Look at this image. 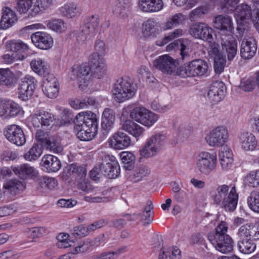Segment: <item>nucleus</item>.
Wrapping results in <instances>:
<instances>
[{
	"mask_svg": "<svg viewBox=\"0 0 259 259\" xmlns=\"http://www.w3.org/2000/svg\"><path fill=\"white\" fill-rule=\"evenodd\" d=\"M210 197L213 203L226 211H233L236 208L238 194L235 186L227 185L219 186L210 193Z\"/></svg>",
	"mask_w": 259,
	"mask_h": 259,
	"instance_id": "obj_1",
	"label": "nucleus"
},
{
	"mask_svg": "<svg viewBox=\"0 0 259 259\" xmlns=\"http://www.w3.org/2000/svg\"><path fill=\"white\" fill-rule=\"evenodd\" d=\"M228 224L221 221L215 229L214 233H209L208 239L213 247L219 251L226 253L231 252L233 249V240L227 234Z\"/></svg>",
	"mask_w": 259,
	"mask_h": 259,
	"instance_id": "obj_2",
	"label": "nucleus"
},
{
	"mask_svg": "<svg viewBox=\"0 0 259 259\" xmlns=\"http://www.w3.org/2000/svg\"><path fill=\"white\" fill-rule=\"evenodd\" d=\"M137 88L128 77L117 79L112 90L113 97L118 103L123 102L132 99L136 94Z\"/></svg>",
	"mask_w": 259,
	"mask_h": 259,
	"instance_id": "obj_3",
	"label": "nucleus"
},
{
	"mask_svg": "<svg viewBox=\"0 0 259 259\" xmlns=\"http://www.w3.org/2000/svg\"><path fill=\"white\" fill-rule=\"evenodd\" d=\"M209 70L206 61L198 59L180 66L177 69V75L183 78L207 76L209 74Z\"/></svg>",
	"mask_w": 259,
	"mask_h": 259,
	"instance_id": "obj_4",
	"label": "nucleus"
},
{
	"mask_svg": "<svg viewBox=\"0 0 259 259\" xmlns=\"http://www.w3.org/2000/svg\"><path fill=\"white\" fill-rule=\"evenodd\" d=\"M240 36L243 37L240 48V55L244 59H249L255 54L257 50V44L253 38L251 33L247 28L238 27Z\"/></svg>",
	"mask_w": 259,
	"mask_h": 259,
	"instance_id": "obj_5",
	"label": "nucleus"
},
{
	"mask_svg": "<svg viewBox=\"0 0 259 259\" xmlns=\"http://www.w3.org/2000/svg\"><path fill=\"white\" fill-rule=\"evenodd\" d=\"M165 139V136L160 133L153 135L147 140L145 146L140 150V154L145 158L155 156L164 146Z\"/></svg>",
	"mask_w": 259,
	"mask_h": 259,
	"instance_id": "obj_6",
	"label": "nucleus"
},
{
	"mask_svg": "<svg viewBox=\"0 0 259 259\" xmlns=\"http://www.w3.org/2000/svg\"><path fill=\"white\" fill-rule=\"evenodd\" d=\"M99 25L98 16H92L80 28V30L76 36V41L79 45L86 44L96 33Z\"/></svg>",
	"mask_w": 259,
	"mask_h": 259,
	"instance_id": "obj_7",
	"label": "nucleus"
},
{
	"mask_svg": "<svg viewBox=\"0 0 259 259\" xmlns=\"http://www.w3.org/2000/svg\"><path fill=\"white\" fill-rule=\"evenodd\" d=\"M217 158L214 153L202 151L197 157L196 166L199 171L208 175L214 170L217 167Z\"/></svg>",
	"mask_w": 259,
	"mask_h": 259,
	"instance_id": "obj_8",
	"label": "nucleus"
},
{
	"mask_svg": "<svg viewBox=\"0 0 259 259\" xmlns=\"http://www.w3.org/2000/svg\"><path fill=\"white\" fill-rule=\"evenodd\" d=\"M228 138V130L224 126H219L211 130L205 139L210 146L220 147L226 144Z\"/></svg>",
	"mask_w": 259,
	"mask_h": 259,
	"instance_id": "obj_9",
	"label": "nucleus"
},
{
	"mask_svg": "<svg viewBox=\"0 0 259 259\" xmlns=\"http://www.w3.org/2000/svg\"><path fill=\"white\" fill-rule=\"evenodd\" d=\"M177 61L168 55L159 56L153 62L155 68L169 75H177Z\"/></svg>",
	"mask_w": 259,
	"mask_h": 259,
	"instance_id": "obj_10",
	"label": "nucleus"
},
{
	"mask_svg": "<svg viewBox=\"0 0 259 259\" xmlns=\"http://www.w3.org/2000/svg\"><path fill=\"white\" fill-rule=\"evenodd\" d=\"M89 65L93 77L101 78L106 70L105 59L97 53H93L89 57Z\"/></svg>",
	"mask_w": 259,
	"mask_h": 259,
	"instance_id": "obj_11",
	"label": "nucleus"
},
{
	"mask_svg": "<svg viewBox=\"0 0 259 259\" xmlns=\"http://www.w3.org/2000/svg\"><path fill=\"white\" fill-rule=\"evenodd\" d=\"M36 79L30 75H26L22 79L19 90V98L23 101H27L33 94L37 86Z\"/></svg>",
	"mask_w": 259,
	"mask_h": 259,
	"instance_id": "obj_12",
	"label": "nucleus"
},
{
	"mask_svg": "<svg viewBox=\"0 0 259 259\" xmlns=\"http://www.w3.org/2000/svg\"><path fill=\"white\" fill-rule=\"evenodd\" d=\"M104 176L109 179L117 178L120 174L119 165L114 156L104 154L101 157Z\"/></svg>",
	"mask_w": 259,
	"mask_h": 259,
	"instance_id": "obj_13",
	"label": "nucleus"
},
{
	"mask_svg": "<svg viewBox=\"0 0 259 259\" xmlns=\"http://www.w3.org/2000/svg\"><path fill=\"white\" fill-rule=\"evenodd\" d=\"M5 136L11 143L22 146L26 142V138L22 128L16 124L7 125L4 131Z\"/></svg>",
	"mask_w": 259,
	"mask_h": 259,
	"instance_id": "obj_14",
	"label": "nucleus"
},
{
	"mask_svg": "<svg viewBox=\"0 0 259 259\" xmlns=\"http://www.w3.org/2000/svg\"><path fill=\"white\" fill-rule=\"evenodd\" d=\"M31 122L34 127H48L55 124V115L52 113L38 110L30 116Z\"/></svg>",
	"mask_w": 259,
	"mask_h": 259,
	"instance_id": "obj_15",
	"label": "nucleus"
},
{
	"mask_svg": "<svg viewBox=\"0 0 259 259\" xmlns=\"http://www.w3.org/2000/svg\"><path fill=\"white\" fill-rule=\"evenodd\" d=\"M90 71V67L86 64L74 65L70 72V77L72 79L77 80L79 82V87L83 89V87L89 85V81L87 77Z\"/></svg>",
	"mask_w": 259,
	"mask_h": 259,
	"instance_id": "obj_16",
	"label": "nucleus"
},
{
	"mask_svg": "<svg viewBox=\"0 0 259 259\" xmlns=\"http://www.w3.org/2000/svg\"><path fill=\"white\" fill-rule=\"evenodd\" d=\"M190 34L197 39H201L208 42L213 41L212 29L207 24L199 23L192 25L189 29Z\"/></svg>",
	"mask_w": 259,
	"mask_h": 259,
	"instance_id": "obj_17",
	"label": "nucleus"
},
{
	"mask_svg": "<svg viewBox=\"0 0 259 259\" xmlns=\"http://www.w3.org/2000/svg\"><path fill=\"white\" fill-rule=\"evenodd\" d=\"M76 122L85 128H88L91 131L96 133L98 130V122L96 115L91 112L85 111L80 112L76 116Z\"/></svg>",
	"mask_w": 259,
	"mask_h": 259,
	"instance_id": "obj_18",
	"label": "nucleus"
},
{
	"mask_svg": "<svg viewBox=\"0 0 259 259\" xmlns=\"http://www.w3.org/2000/svg\"><path fill=\"white\" fill-rule=\"evenodd\" d=\"M222 51L225 53L228 61H232L237 52V43L231 35H225L221 38Z\"/></svg>",
	"mask_w": 259,
	"mask_h": 259,
	"instance_id": "obj_19",
	"label": "nucleus"
},
{
	"mask_svg": "<svg viewBox=\"0 0 259 259\" xmlns=\"http://www.w3.org/2000/svg\"><path fill=\"white\" fill-rule=\"evenodd\" d=\"M226 88L222 82L216 81L210 87L207 93L209 101L212 104H217L224 97Z\"/></svg>",
	"mask_w": 259,
	"mask_h": 259,
	"instance_id": "obj_20",
	"label": "nucleus"
},
{
	"mask_svg": "<svg viewBox=\"0 0 259 259\" xmlns=\"http://www.w3.org/2000/svg\"><path fill=\"white\" fill-rule=\"evenodd\" d=\"M44 93L50 98H55L59 94V87L57 78L53 75L47 76L44 81L42 88Z\"/></svg>",
	"mask_w": 259,
	"mask_h": 259,
	"instance_id": "obj_21",
	"label": "nucleus"
},
{
	"mask_svg": "<svg viewBox=\"0 0 259 259\" xmlns=\"http://www.w3.org/2000/svg\"><path fill=\"white\" fill-rule=\"evenodd\" d=\"M31 39L36 47L42 50H48L53 45L52 37L46 32L37 31L31 35Z\"/></svg>",
	"mask_w": 259,
	"mask_h": 259,
	"instance_id": "obj_22",
	"label": "nucleus"
},
{
	"mask_svg": "<svg viewBox=\"0 0 259 259\" xmlns=\"http://www.w3.org/2000/svg\"><path fill=\"white\" fill-rule=\"evenodd\" d=\"M235 12L234 17L238 24V27L245 28L244 22L251 19L252 20V11L249 6L245 4H242L238 6Z\"/></svg>",
	"mask_w": 259,
	"mask_h": 259,
	"instance_id": "obj_23",
	"label": "nucleus"
},
{
	"mask_svg": "<svg viewBox=\"0 0 259 259\" xmlns=\"http://www.w3.org/2000/svg\"><path fill=\"white\" fill-rule=\"evenodd\" d=\"M237 235L239 238H246L255 241L259 240V225H243L239 227Z\"/></svg>",
	"mask_w": 259,
	"mask_h": 259,
	"instance_id": "obj_24",
	"label": "nucleus"
},
{
	"mask_svg": "<svg viewBox=\"0 0 259 259\" xmlns=\"http://www.w3.org/2000/svg\"><path fill=\"white\" fill-rule=\"evenodd\" d=\"M11 168L16 176L23 180L28 178H36L38 175L37 170L28 163L12 166Z\"/></svg>",
	"mask_w": 259,
	"mask_h": 259,
	"instance_id": "obj_25",
	"label": "nucleus"
},
{
	"mask_svg": "<svg viewBox=\"0 0 259 259\" xmlns=\"http://www.w3.org/2000/svg\"><path fill=\"white\" fill-rule=\"evenodd\" d=\"M138 6L143 12L155 13L162 10L164 4L162 0H139Z\"/></svg>",
	"mask_w": 259,
	"mask_h": 259,
	"instance_id": "obj_26",
	"label": "nucleus"
},
{
	"mask_svg": "<svg viewBox=\"0 0 259 259\" xmlns=\"http://www.w3.org/2000/svg\"><path fill=\"white\" fill-rule=\"evenodd\" d=\"M239 139L242 148L245 151H253L257 147V141L254 135L251 133H242Z\"/></svg>",
	"mask_w": 259,
	"mask_h": 259,
	"instance_id": "obj_27",
	"label": "nucleus"
},
{
	"mask_svg": "<svg viewBox=\"0 0 259 259\" xmlns=\"http://www.w3.org/2000/svg\"><path fill=\"white\" fill-rule=\"evenodd\" d=\"M110 143L115 149H123L130 146L131 140V138L126 134L118 132L111 138Z\"/></svg>",
	"mask_w": 259,
	"mask_h": 259,
	"instance_id": "obj_28",
	"label": "nucleus"
},
{
	"mask_svg": "<svg viewBox=\"0 0 259 259\" xmlns=\"http://www.w3.org/2000/svg\"><path fill=\"white\" fill-rule=\"evenodd\" d=\"M17 79L14 73L8 68H0V86L8 89L14 88Z\"/></svg>",
	"mask_w": 259,
	"mask_h": 259,
	"instance_id": "obj_29",
	"label": "nucleus"
},
{
	"mask_svg": "<svg viewBox=\"0 0 259 259\" xmlns=\"http://www.w3.org/2000/svg\"><path fill=\"white\" fill-rule=\"evenodd\" d=\"M17 20L16 13L9 8H5L0 21V29H6L11 27Z\"/></svg>",
	"mask_w": 259,
	"mask_h": 259,
	"instance_id": "obj_30",
	"label": "nucleus"
},
{
	"mask_svg": "<svg viewBox=\"0 0 259 259\" xmlns=\"http://www.w3.org/2000/svg\"><path fill=\"white\" fill-rule=\"evenodd\" d=\"M115 113L110 108H106L103 111L102 118L101 127L104 134H107L113 127L115 121Z\"/></svg>",
	"mask_w": 259,
	"mask_h": 259,
	"instance_id": "obj_31",
	"label": "nucleus"
},
{
	"mask_svg": "<svg viewBox=\"0 0 259 259\" xmlns=\"http://www.w3.org/2000/svg\"><path fill=\"white\" fill-rule=\"evenodd\" d=\"M42 166L45 167L48 172H56L61 167V163L59 159L52 155H46L41 159Z\"/></svg>",
	"mask_w": 259,
	"mask_h": 259,
	"instance_id": "obj_32",
	"label": "nucleus"
},
{
	"mask_svg": "<svg viewBox=\"0 0 259 259\" xmlns=\"http://www.w3.org/2000/svg\"><path fill=\"white\" fill-rule=\"evenodd\" d=\"M122 128L137 138V140L145 131L143 127L131 120L125 121L122 125Z\"/></svg>",
	"mask_w": 259,
	"mask_h": 259,
	"instance_id": "obj_33",
	"label": "nucleus"
},
{
	"mask_svg": "<svg viewBox=\"0 0 259 259\" xmlns=\"http://www.w3.org/2000/svg\"><path fill=\"white\" fill-rule=\"evenodd\" d=\"M219 156L222 168L226 170L230 169L234 161L232 151L228 148L224 147L219 152Z\"/></svg>",
	"mask_w": 259,
	"mask_h": 259,
	"instance_id": "obj_34",
	"label": "nucleus"
},
{
	"mask_svg": "<svg viewBox=\"0 0 259 259\" xmlns=\"http://www.w3.org/2000/svg\"><path fill=\"white\" fill-rule=\"evenodd\" d=\"M214 26L218 29L231 31L233 28V23L230 17L228 16L218 15L213 21Z\"/></svg>",
	"mask_w": 259,
	"mask_h": 259,
	"instance_id": "obj_35",
	"label": "nucleus"
},
{
	"mask_svg": "<svg viewBox=\"0 0 259 259\" xmlns=\"http://www.w3.org/2000/svg\"><path fill=\"white\" fill-rule=\"evenodd\" d=\"M142 34L144 37L155 36L159 32L158 23L153 19H149L143 24Z\"/></svg>",
	"mask_w": 259,
	"mask_h": 259,
	"instance_id": "obj_36",
	"label": "nucleus"
},
{
	"mask_svg": "<svg viewBox=\"0 0 259 259\" xmlns=\"http://www.w3.org/2000/svg\"><path fill=\"white\" fill-rule=\"evenodd\" d=\"M181 250L177 247L171 248L163 247L159 254V259H181Z\"/></svg>",
	"mask_w": 259,
	"mask_h": 259,
	"instance_id": "obj_37",
	"label": "nucleus"
},
{
	"mask_svg": "<svg viewBox=\"0 0 259 259\" xmlns=\"http://www.w3.org/2000/svg\"><path fill=\"white\" fill-rule=\"evenodd\" d=\"M237 247L239 251L244 254H250L254 251L256 244L253 240L246 238H240L238 241Z\"/></svg>",
	"mask_w": 259,
	"mask_h": 259,
	"instance_id": "obj_38",
	"label": "nucleus"
},
{
	"mask_svg": "<svg viewBox=\"0 0 259 259\" xmlns=\"http://www.w3.org/2000/svg\"><path fill=\"white\" fill-rule=\"evenodd\" d=\"M75 123L74 131L77 137L81 141H88L92 140L95 135V133L91 131L89 128H85L81 124Z\"/></svg>",
	"mask_w": 259,
	"mask_h": 259,
	"instance_id": "obj_39",
	"label": "nucleus"
},
{
	"mask_svg": "<svg viewBox=\"0 0 259 259\" xmlns=\"http://www.w3.org/2000/svg\"><path fill=\"white\" fill-rule=\"evenodd\" d=\"M30 66L32 70L40 75H44L49 72L48 64L41 59L32 60L30 62Z\"/></svg>",
	"mask_w": 259,
	"mask_h": 259,
	"instance_id": "obj_40",
	"label": "nucleus"
},
{
	"mask_svg": "<svg viewBox=\"0 0 259 259\" xmlns=\"http://www.w3.org/2000/svg\"><path fill=\"white\" fill-rule=\"evenodd\" d=\"M43 149L41 144L34 143L29 150L24 154V159L29 161L37 160L42 154Z\"/></svg>",
	"mask_w": 259,
	"mask_h": 259,
	"instance_id": "obj_41",
	"label": "nucleus"
},
{
	"mask_svg": "<svg viewBox=\"0 0 259 259\" xmlns=\"http://www.w3.org/2000/svg\"><path fill=\"white\" fill-rule=\"evenodd\" d=\"M6 49L15 53H22L28 49L27 45L20 40H11L6 42Z\"/></svg>",
	"mask_w": 259,
	"mask_h": 259,
	"instance_id": "obj_42",
	"label": "nucleus"
},
{
	"mask_svg": "<svg viewBox=\"0 0 259 259\" xmlns=\"http://www.w3.org/2000/svg\"><path fill=\"white\" fill-rule=\"evenodd\" d=\"M153 208V207L152 205L151 201H149L144 208L143 214H137L139 215L138 219H140L143 225H149L152 222L153 214V212L152 211Z\"/></svg>",
	"mask_w": 259,
	"mask_h": 259,
	"instance_id": "obj_43",
	"label": "nucleus"
},
{
	"mask_svg": "<svg viewBox=\"0 0 259 259\" xmlns=\"http://www.w3.org/2000/svg\"><path fill=\"white\" fill-rule=\"evenodd\" d=\"M60 12L62 16L72 18L78 15L79 12L77 6L73 3H67L60 8Z\"/></svg>",
	"mask_w": 259,
	"mask_h": 259,
	"instance_id": "obj_44",
	"label": "nucleus"
},
{
	"mask_svg": "<svg viewBox=\"0 0 259 259\" xmlns=\"http://www.w3.org/2000/svg\"><path fill=\"white\" fill-rule=\"evenodd\" d=\"M186 17L182 13H177L169 17L165 23V29H170L179 25L183 24Z\"/></svg>",
	"mask_w": 259,
	"mask_h": 259,
	"instance_id": "obj_45",
	"label": "nucleus"
},
{
	"mask_svg": "<svg viewBox=\"0 0 259 259\" xmlns=\"http://www.w3.org/2000/svg\"><path fill=\"white\" fill-rule=\"evenodd\" d=\"M249 207L255 212H259V189L252 191L247 198Z\"/></svg>",
	"mask_w": 259,
	"mask_h": 259,
	"instance_id": "obj_46",
	"label": "nucleus"
},
{
	"mask_svg": "<svg viewBox=\"0 0 259 259\" xmlns=\"http://www.w3.org/2000/svg\"><path fill=\"white\" fill-rule=\"evenodd\" d=\"M131 6L130 2L127 0H118L117 1L113 8V12L118 15L124 16L126 10L128 9Z\"/></svg>",
	"mask_w": 259,
	"mask_h": 259,
	"instance_id": "obj_47",
	"label": "nucleus"
},
{
	"mask_svg": "<svg viewBox=\"0 0 259 259\" xmlns=\"http://www.w3.org/2000/svg\"><path fill=\"white\" fill-rule=\"evenodd\" d=\"M158 119V116L157 114L146 109L140 123L149 127L152 126L157 121Z\"/></svg>",
	"mask_w": 259,
	"mask_h": 259,
	"instance_id": "obj_48",
	"label": "nucleus"
},
{
	"mask_svg": "<svg viewBox=\"0 0 259 259\" xmlns=\"http://www.w3.org/2000/svg\"><path fill=\"white\" fill-rule=\"evenodd\" d=\"M120 156L124 167L127 170H130L133 167L136 157L133 153L130 152H122Z\"/></svg>",
	"mask_w": 259,
	"mask_h": 259,
	"instance_id": "obj_49",
	"label": "nucleus"
},
{
	"mask_svg": "<svg viewBox=\"0 0 259 259\" xmlns=\"http://www.w3.org/2000/svg\"><path fill=\"white\" fill-rule=\"evenodd\" d=\"M45 146L48 149L54 153H61L63 151V147L59 141L55 137L51 136Z\"/></svg>",
	"mask_w": 259,
	"mask_h": 259,
	"instance_id": "obj_50",
	"label": "nucleus"
},
{
	"mask_svg": "<svg viewBox=\"0 0 259 259\" xmlns=\"http://www.w3.org/2000/svg\"><path fill=\"white\" fill-rule=\"evenodd\" d=\"M213 67L215 72L218 74L222 73L226 65V56H217L213 58Z\"/></svg>",
	"mask_w": 259,
	"mask_h": 259,
	"instance_id": "obj_51",
	"label": "nucleus"
},
{
	"mask_svg": "<svg viewBox=\"0 0 259 259\" xmlns=\"http://www.w3.org/2000/svg\"><path fill=\"white\" fill-rule=\"evenodd\" d=\"M47 26L51 29L57 32H62L66 30V24L61 19H54L49 21Z\"/></svg>",
	"mask_w": 259,
	"mask_h": 259,
	"instance_id": "obj_52",
	"label": "nucleus"
},
{
	"mask_svg": "<svg viewBox=\"0 0 259 259\" xmlns=\"http://www.w3.org/2000/svg\"><path fill=\"white\" fill-rule=\"evenodd\" d=\"M69 237V236L68 234L60 233L57 237V246L60 248H65L73 246L74 242L70 240Z\"/></svg>",
	"mask_w": 259,
	"mask_h": 259,
	"instance_id": "obj_53",
	"label": "nucleus"
},
{
	"mask_svg": "<svg viewBox=\"0 0 259 259\" xmlns=\"http://www.w3.org/2000/svg\"><path fill=\"white\" fill-rule=\"evenodd\" d=\"M4 187L11 192L16 193L17 191L23 190L24 185L23 182L18 180L12 179L7 182Z\"/></svg>",
	"mask_w": 259,
	"mask_h": 259,
	"instance_id": "obj_54",
	"label": "nucleus"
},
{
	"mask_svg": "<svg viewBox=\"0 0 259 259\" xmlns=\"http://www.w3.org/2000/svg\"><path fill=\"white\" fill-rule=\"evenodd\" d=\"M183 34V31L181 29H176L174 31L169 32L167 35H165L161 40L157 41V45L159 46H163L171 41L172 39L178 38Z\"/></svg>",
	"mask_w": 259,
	"mask_h": 259,
	"instance_id": "obj_55",
	"label": "nucleus"
},
{
	"mask_svg": "<svg viewBox=\"0 0 259 259\" xmlns=\"http://www.w3.org/2000/svg\"><path fill=\"white\" fill-rule=\"evenodd\" d=\"M32 7V0H17L16 9L20 14H26Z\"/></svg>",
	"mask_w": 259,
	"mask_h": 259,
	"instance_id": "obj_56",
	"label": "nucleus"
},
{
	"mask_svg": "<svg viewBox=\"0 0 259 259\" xmlns=\"http://www.w3.org/2000/svg\"><path fill=\"white\" fill-rule=\"evenodd\" d=\"M48 230L44 227H33L28 229L26 232L27 235L32 238L40 237L48 233Z\"/></svg>",
	"mask_w": 259,
	"mask_h": 259,
	"instance_id": "obj_57",
	"label": "nucleus"
},
{
	"mask_svg": "<svg viewBox=\"0 0 259 259\" xmlns=\"http://www.w3.org/2000/svg\"><path fill=\"white\" fill-rule=\"evenodd\" d=\"M93 244L88 240H83L80 242L78 245L73 247L72 250L74 254L84 253L88 251Z\"/></svg>",
	"mask_w": 259,
	"mask_h": 259,
	"instance_id": "obj_58",
	"label": "nucleus"
},
{
	"mask_svg": "<svg viewBox=\"0 0 259 259\" xmlns=\"http://www.w3.org/2000/svg\"><path fill=\"white\" fill-rule=\"evenodd\" d=\"M147 109L143 107H134L130 112V117L138 122L141 121Z\"/></svg>",
	"mask_w": 259,
	"mask_h": 259,
	"instance_id": "obj_59",
	"label": "nucleus"
},
{
	"mask_svg": "<svg viewBox=\"0 0 259 259\" xmlns=\"http://www.w3.org/2000/svg\"><path fill=\"white\" fill-rule=\"evenodd\" d=\"M150 170L148 166L142 165L138 167L135 171L133 177L136 181H140L142 179L150 174Z\"/></svg>",
	"mask_w": 259,
	"mask_h": 259,
	"instance_id": "obj_60",
	"label": "nucleus"
},
{
	"mask_svg": "<svg viewBox=\"0 0 259 259\" xmlns=\"http://www.w3.org/2000/svg\"><path fill=\"white\" fill-rule=\"evenodd\" d=\"M240 0H222L221 2V6L224 11L228 12H232L237 7V4Z\"/></svg>",
	"mask_w": 259,
	"mask_h": 259,
	"instance_id": "obj_61",
	"label": "nucleus"
},
{
	"mask_svg": "<svg viewBox=\"0 0 259 259\" xmlns=\"http://www.w3.org/2000/svg\"><path fill=\"white\" fill-rule=\"evenodd\" d=\"M18 205L17 203H12L0 207V217L10 215L18 210Z\"/></svg>",
	"mask_w": 259,
	"mask_h": 259,
	"instance_id": "obj_62",
	"label": "nucleus"
},
{
	"mask_svg": "<svg viewBox=\"0 0 259 259\" xmlns=\"http://www.w3.org/2000/svg\"><path fill=\"white\" fill-rule=\"evenodd\" d=\"M70 171L75 174L81 178H83L87 175V169L83 166L78 165L77 164H72L70 166Z\"/></svg>",
	"mask_w": 259,
	"mask_h": 259,
	"instance_id": "obj_63",
	"label": "nucleus"
},
{
	"mask_svg": "<svg viewBox=\"0 0 259 259\" xmlns=\"http://www.w3.org/2000/svg\"><path fill=\"white\" fill-rule=\"evenodd\" d=\"M253 9L252 10V21L257 30L259 32V2H253Z\"/></svg>",
	"mask_w": 259,
	"mask_h": 259,
	"instance_id": "obj_64",
	"label": "nucleus"
}]
</instances>
